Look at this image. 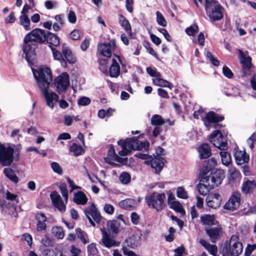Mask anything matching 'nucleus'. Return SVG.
<instances>
[{
	"label": "nucleus",
	"mask_w": 256,
	"mask_h": 256,
	"mask_svg": "<svg viewBox=\"0 0 256 256\" xmlns=\"http://www.w3.org/2000/svg\"><path fill=\"white\" fill-rule=\"evenodd\" d=\"M37 85L42 93L48 106L53 108L58 101V96L54 92H49L48 88L52 78L50 70L47 67H41L38 70L32 69Z\"/></svg>",
	"instance_id": "obj_1"
},
{
	"label": "nucleus",
	"mask_w": 256,
	"mask_h": 256,
	"mask_svg": "<svg viewBox=\"0 0 256 256\" xmlns=\"http://www.w3.org/2000/svg\"><path fill=\"white\" fill-rule=\"evenodd\" d=\"M242 244L236 235H232L229 241H226L222 249V256H238L242 252Z\"/></svg>",
	"instance_id": "obj_2"
},
{
	"label": "nucleus",
	"mask_w": 256,
	"mask_h": 256,
	"mask_svg": "<svg viewBox=\"0 0 256 256\" xmlns=\"http://www.w3.org/2000/svg\"><path fill=\"white\" fill-rule=\"evenodd\" d=\"M204 8L207 16L212 21L219 20L223 18L224 8L216 0H204Z\"/></svg>",
	"instance_id": "obj_3"
},
{
	"label": "nucleus",
	"mask_w": 256,
	"mask_h": 256,
	"mask_svg": "<svg viewBox=\"0 0 256 256\" xmlns=\"http://www.w3.org/2000/svg\"><path fill=\"white\" fill-rule=\"evenodd\" d=\"M166 198L164 193L153 192L145 198V202L150 208L158 212L166 206Z\"/></svg>",
	"instance_id": "obj_4"
},
{
	"label": "nucleus",
	"mask_w": 256,
	"mask_h": 256,
	"mask_svg": "<svg viewBox=\"0 0 256 256\" xmlns=\"http://www.w3.org/2000/svg\"><path fill=\"white\" fill-rule=\"evenodd\" d=\"M14 148L12 146H6L0 142V164L10 166L14 161Z\"/></svg>",
	"instance_id": "obj_5"
},
{
	"label": "nucleus",
	"mask_w": 256,
	"mask_h": 256,
	"mask_svg": "<svg viewBox=\"0 0 256 256\" xmlns=\"http://www.w3.org/2000/svg\"><path fill=\"white\" fill-rule=\"evenodd\" d=\"M209 141L215 147L221 150H225L228 148L226 138L218 130H215L210 136Z\"/></svg>",
	"instance_id": "obj_6"
},
{
	"label": "nucleus",
	"mask_w": 256,
	"mask_h": 256,
	"mask_svg": "<svg viewBox=\"0 0 256 256\" xmlns=\"http://www.w3.org/2000/svg\"><path fill=\"white\" fill-rule=\"evenodd\" d=\"M46 36L44 30L36 28L26 36L24 42L25 44H28L30 42L42 43L46 41Z\"/></svg>",
	"instance_id": "obj_7"
},
{
	"label": "nucleus",
	"mask_w": 256,
	"mask_h": 256,
	"mask_svg": "<svg viewBox=\"0 0 256 256\" xmlns=\"http://www.w3.org/2000/svg\"><path fill=\"white\" fill-rule=\"evenodd\" d=\"M84 212L86 218H88L90 223L92 226H94L96 225L92 220L96 222H100L102 216L94 204H92L84 210Z\"/></svg>",
	"instance_id": "obj_8"
},
{
	"label": "nucleus",
	"mask_w": 256,
	"mask_h": 256,
	"mask_svg": "<svg viewBox=\"0 0 256 256\" xmlns=\"http://www.w3.org/2000/svg\"><path fill=\"white\" fill-rule=\"evenodd\" d=\"M54 84L59 94L65 92L70 85L69 76L66 72L62 73L54 79Z\"/></svg>",
	"instance_id": "obj_9"
},
{
	"label": "nucleus",
	"mask_w": 256,
	"mask_h": 256,
	"mask_svg": "<svg viewBox=\"0 0 256 256\" xmlns=\"http://www.w3.org/2000/svg\"><path fill=\"white\" fill-rule=\"evenodd\" d=\"M209 180L211 186L214 188L215 186L220 184L224 178V172L220 169H216L212 172L210 176H205Z\"/></svg>",
	"instance_id": "obj_10"
},
{
	"label": "nucleus",
	"mask_w": 256,
	"mask_h": 256,
	"mask_svg": "<svg viewBox=\"0 0 256 256\" xmlns=\"http://www.w3.org/2000/svg\"><path fill=\"white\" fill-rule=\"evenodd\" d=\"M240 202V194L235 192L232 194L229 200L224 206V208L232 210H235L239 206Z\"/></svg>",
	"instance_id": "obj_11"
},
{
	"label": "nucleus",
	"mask_w": 256,
	"mask_h": 256,
	"mask_svg": "<svg viewBox=\"0 0 256 256\" xmlns=\"http://www.w3.org/2000/svg\"><path fill=\"white\" fill-rule=\"evenodd\" d=\"M106 162L111 164L114 165V162H117L121 164H124L127 161V158H120L115 152L113 146H111L108 150L107 157L105 158Z\"/></svg>",
	"instance_id": "obj_12"
},
{
	"label": "nucleus",
	"mask_w": 256,
	"mask_h": 256,
	"mask_svg": "<svg viewBox=\"0 0 256 256\" xmlns=\"http://www.w3.org/2000/svg\"><path fill=\"white\" fill-rule=\"evenodd\" d=\"M144 164L150 165L152 168L155 170L157 174L162 170L164 166L163 158L159 156L152 158V156L148 160L144 161Z\"/></svg>",
	"instance_id": "obj_13"
},
{
	"label": "nucleus",
	"mask_w": 256,
	"mask_h": 256,
	"mask_svg": "<svg viewBox=\"0 0 256 256\" xmlns=\"http://www.w3.org/2000/svg\"><path fill=\"white\" fill-rule=\"evenodd\" d=\"M222 201L220 196L218 193H210L206 198V202L208 206L212 208L219 207Z\"/></svg>",
	"instance_id": "obj_14"
},
{
	"label": "nucleus",
	"mask_w": 256,
	"mask_h": 256,
	"mask_svg": "<svg viewBox=\"0 0 256 256\" xmlns=\"http://www.w3.org/2000/svg\"><path fill=\"white\" fill-rule=\"evenodd\" d=\"M102 244L107 248H110L114 246H118L120 245V242L110 237L108 234L105 230L102 229Z\"/></svg>",
	"instance_id": "obj_15"
},
{
	"label": "nucleus",
	"mask_w": 256,
	"mask_h": 256,
	"mask_svg": "<svg viewBox=\"0 0 256 256\" xmlns=\"http://www.w3.org/2000/svg\"><path fill=\"white\" fill-rule=\"evenodd\" d=\"M54 206L61 212L66 210V205L62 200L60 195L56 191L52 192L50 194Z\"/></svg>",
	"instance_id": "obj_16"
},
{
	"label": "nucleus",
	"mask_w": 256,
	"mask_h": 256,
	"mask_svg": "<svg viewBox=\"0 0 256 256\" xmlns=\"http://www.w3.org/2000/svg\"><path fill=\"white\" fill-rule=\"evenodd\" d=\"M199 193L202 195H206L210 189L214 188L210 183L209 180L206 177L203 176L197 186Z\"/></svg>",
	"instance_id": "obj_17"
},
{
	"label": "nucleus",
	"mask_w": 256,
	"mask_h": 256,
	"mask_svg": "<svg viewBox=\"0 0 256 256\" xmlns=\"http://www.w3.org/2000/svg\"><path fill=\"white\" fill-rule=\"evenodd\" d=\"M224 117L218 116L214 112H210L207 114L206 116L202 118L203 122L206 127L209 128L211 124H216L222 121Z\"/></svg>",
	"instance_id": "obj_18"
},
{
	"label": "nucleus",
	"mask_w": 256,
	"mask_h": 256,
	"mask_svg": "<svg viewBox=\"0 0 256 256\" xmlns=\"http://www.w3.org/2000/svg\"><path fill=\"white\" fill-rule=\"evenodd\" d=\"M236 162L238 165H242L249 161V156L244 151H242L238 148L235 149L234 154Z\"/></svg>",
	"instance_id": "obj_19"
},
{
	"label": "nucleus",
	"mask_w": 256,
	"mask_h": 256,
	"mask_svg": "<svg viewBox=\"0 0 256 256\" xmlns=\"http://www.w3.org/2000/svg\"><path fill=\"white\" fill-rule=\"evenodd\" d=\"M124 140L126 144V145H124L125 146H128L130 151L140 150L143 148L142 142L135 138H128Z\"/></svg>",
	"instance_id": "obj_20"
},
{
	"label": "nucleus",
	"mask_w": 256,
	"mask_h": 256,
	"mask_svg": "<svg viewBox=\"0 0 256 256\" xmlns=\"http://www.w3.org/2000/svg\"><path fill=\"white\" fill-rule=\"evenodd\" d=\"M138 205L136 200L132 198H126L119 202L118 206L126 210H134Z\"/></svg>",
	"instance_id": "obj_21"
},
{
	"label": "nucleus",
	"mask_w": 256,
	"mask_h": 256,
	"mask_svg": "<svg viewBox=\"0 0 256 256\" xmlns=\"http://www.w3.org/2000/svg\"><path fill=\"white\" fill-rule=\"evenodd\" d=\"M36 218L38 222L37 230L40 232L45 230L46 227V218L44 214L42 212H38L36 215Z\"/></svg>",
	"instance_id": "obj_22"
},
{
	"label": "nucleus",
	"mask_w": 256,
	"mask_h": 256,
	"mask_svg": "<svg viewBox=\"0 0 256 256\" xmlns=\"http://www.w3.org/2000/svg\"><path fill=\"white\" fill-rule=\"evenodd\" d=\"M198 152L201 159L207 158L212 154L210 146L208 144L205 143L200 146L198 148Z\"/></svg>",
	"instance_id": "obj_23"
},
{
	"label": "nucleus",
	"mask_w": 256,
	"mask_h": 256,
	"mask_svg": "<svg viewBox=\"0 0 256 256\" xmlns=\"http://www.w3.org/2000/svg\"><path fill=\"white\" fill-rule=\"evenodd\" d=\"M62 54L66 61L70 64H74L76 62V58L72 54L70 50L64 44L62 47Z\"/></svg>",
	"instance_id": "obj_24"
},
{
	"label": "nucleus",
	"mask_w": 256,
	"mask_h": 256,
	"mask_svg": "<svg viewBox=\"0 0 256 256\" xmlns=\"http://www.w3.org/2000/svg\"><path fill=\"white\" fill-rule=\"evenodd\" d=\"M206 232L209 236L210 241L213 243H215L220 237L221 230L218 228H206Z\"/></svg>",
	"instance_id": "obj_25"
},
{
	"label": "nucleus",
	"mask_w": 256,
	"mask_h": 256,
	"mask_svg": "<svg viewBox=\"0 0 256 256\" xmlns=\"http://www.w3.org/2000/svg\"><path fill=\"white\" fill-rule=\"evenodd\" d=\"M98 50L100 54L107 58L112 56V46L110 43H104L100 44L98 47Z\"/></svg>",
	"instance_id": "obj_26"
},
{
	"label": "nucleus",
	"mask_w": 256,
	"mask_h": 256,
	"mask_svg": "<svg viewBox=\"0 0 256 256\" xmlns=\"http://www.w3.org/2000/svg\"><path fill=\"white\" fill-rule=\"evenodd\" d=\"M120 224L116 220L110 221L107 224L108 230L112 235L116 234L120 231Z\"/></svg>",
	"instance_id": "obj_27"
},
{
	"label": "nucleus",
	"mask_w": 256,
	"mask_h": 256,
	"mask_svg": "<svg viewBox=\"0 0 256 256\" xmlns=\"http://www.w3.org/2000/svg\"><path fill=\"white\" fill-rule=\"evenodd\" d=\"M256 188V182L254 180H246L244 182L242 186V192L246 194L250 193Z\"/></svg>",
	"instance_id": "obj_28"
},
{
	"label": "nucleus",
	"mask_w": 256,
	"mask_h": 256,
	"mask_svg": "<svg viewBox=\"0 0 256 256\" xmlns=\"http://www.w3.org/2000/svg\"><path fill=\"white\" fill-rule=\"evenodd\" d=\"M120 73V67L116 60L112 58V64L110 68V76L111 77L117 78Z\"/></svg>",
	"instance_id": "obj_29"
},
{
	"label": "nucleus",
	"mask_w": 256,
	"mask_h": 256,
	"mask_svg": "<svg viewBox=\"0 0 256 256\" xmlns=\"http://www.w3.org/2000/svg\"><path fill=\"white\" fill-rule=\"evenodd\" d=\"M118 22L121 26L126 30L128 34L131 35L132 28L128 20L122 14L118 16Z\"/></svg>",
	"instance_id": "obj_30"
},
{
	"label": "nucleus",
	"mask_w": 256,
	"mask_h": 256,
	"mask_svg": "<svg viewBox=\"0 0 256 256\" xmlns=\"http://www.w3.org/2000/svg\"><path fill=\"white\" fill-rule=\"evenodd\" d=\"M200 243L202 246L211 254L215 256L218 252V248L216 245L210 244L208 241L201 239Z\"/></svg>",
	"instance_id": "obj_31"
},
{
	"label": "nucleus",
	"mask_w": 256,
	"mask_h": 256,
	"mask_svg": "<svg viewBox=\"0 0 256 256\" xmlns=\"http://www.w3.org/2000/svg\"><path fill=\"white\" fill-rule=\"evenodd\" d=\"M228 172L230 174L229 180L230 182L235 183L240 180V174L235 168H230Z\"/></svg>",
	"instance_id": "obj_32"
},
{
	"label": "nucleus",
	"mask_w": 256,
	"mask_h": 256,
	"mask_svg": "<svg viewBox=\"0 0 256 256\" xmlns=\"http://www.w3.org/2000/svg\"><path fill=\"white\" fill-rule=\"evenodd\" d=\"M49 46L52 51L53 56L54 60H58L62 66L66 67V60L63 58L62 54L50 45H49Z\"/></svg>",
	"instance_id": "obj_33"
},
{
	"label": "nucleus",
	"mask_w": 256,
	"mask_h": 256,
	"mask_svg": "<svg viewBox=\"0 0 256 256\" xmlns=\"http://www.w3.org/2000/svg\"><path fill=\"white\" fill-rule=\"evenodd\" d=\"M74 200L78 204L84 205L88 202V198L83 192L79 191L74 194Z\"/></svg>",
	"instance_id": "obj_34"
},
{
	"label": "nucleus",
	"mask_w": 256,
	"mask_h": 256,
	"mask_svg": "<svg viewBox=\"0 0 256 256\" xmlns=\"http://www.w3.org/2000/svg\"><path fill=\"white\" fill-rule=\"evenodd\" d=\"M165 122L166 120L159 114H154L150 118V124L154 126H160Z\"/></svg>",
	"instance_id": "obj_35"
},
{
	"label": "nucleus",
	"mask_w": 256,
	"mask_h": 256,
	"mask_svg": "<svg viewBox=\"0 0 256 256\" xmlns=\"http://www.w3.org/2000/svg\"><path fill=\"white\" fill-rule=\"evenodd\" d=\"M50 45L52 46H58L60 44V40L57 36L51 32H48L46 36V40Z\"/></svg>",
	"instance_id": "obj_36"
},
{
	"label": "nucleus",
	"mask_w": 256,
	"mask_h": 256,
	"mask_svg": "<svg viewBox=\"0 0 256 256\" xmlns=\"http://www.w3.org/2000/svg\"><path fill=\"white\" fill-rule=\"evenodd\" d=\"M5 176L14 182L16 184L18 182V178L14 174V171L10 168H7L4 170Z\"/></svg>",
	"instance_id": "obj_37"
},
{
	"label": "nucleus",
	"mask_w": 256,
	"mask_h": 256,
	"mask_svg": "<svg viewBox=\"0 0 256 256\" xmlns=\"http://www.w3.org/2000/svg\"><path fill=\"white\" fill-rule=\"evenodd\" d=\"M224 150L220 152V154L221 158L222 164L226 166H229L232 164V160L230 154L224 151Z\"/></svg>",
	"instance_id": "obj_38"
},
{
	"label": "nucleus",
	"mask_w": 256,
	"mask_h": 256,
	"mask_svg": "<svg viewBox=\"0 0 256 256\" xmlns=\"http://www.w3.org/2000/svg\"><path fill=\"white\" fill-rule=\"evenodd\" d=\"M168 204L170 208L182 214H184L185 211L182 208V204L178 201L173 200L172 202H171V203Z\"/></svg>",
	"instance_id": "obj_39"
},
{
	"label": "nucleus",
	"mask_w": 256,
	"mask_h": 256,
	"mask_svg": "<svg viewBox=\"0 0 256 256\" xmlns=\"http://www.w3.org/2000/svg\"><path fill=\"white\" fill-rule=\"evenodd\" d=\"M242 67L244 70H248L252 66L251 58L250 56H242L240 58Z\"/></svg>",
	"instance_id": "obj_40"
},
{
	"label": "nucleus",
	"mask_w": 256,
	"mask_h": 256,
	"mask_svg": "<svg viewBox=\"0 0 256 256\" xmlns=\"http://www.w3.org/2000/svg\"><path fill=\"white\" fill-rule=\"evenodd\" d=\"M87 252L88 256H100L96 244L91 243L87 246Z\"/></svg>",
	"instance_id": "obj_41"
},
{
	"label": "nucleus",
	"mask_w": 256,
	"mask_h": 256,
	"mask_svg": "<svg viewBox=\"0 0 256 256\" xmlns=\"http://www.w3.org/2000/svg\"><path fill=\"white\" fill-rule=\"evenodd\" d=\"M20 24L26 30H30V20L28 18L25 14H22L20 17Z\"/></svg>",
	"instance_id": "obj_42"
},
{
	"label": "nucleus",
	"mask_w": 256,
	"mask_h": 256,
	"mask_svg": "<svg viewBox=\"0 0 256 256\" xmlns=\"http://www.w3.org/2000/svg\"><path fill=\"white\" fill-rule=\"evenodd\" d=\"M52 233L54 236L59 239H62L64 236L63 230L60 226L53 227L52 229Z\"/></svg>",
	"instance_id": "obj_43"
},
{
	"label": "nucleus",
	"mask_w": 256,
	"mask_h": 256,
	"mask_svg": "<svg viewBox=\"0 0 256 256\" xmlns=\"http://www.w3.org/2000/svg\"><path fill=\"white\" fill-rule=\"evenodd\" d=\"M202 222L207 225H212L214 224V217L213 216L205 214L200 216Z\"/></svg>",
	"instance_id": "obj_44"
},
{
	"label": "nucleus",
	"mask_w": 256,
	"mask_h": 256,
	"mask_svg": "<svg viewBox=\"0 0 256 256\" xmlns=\"http://www.w3.org/2000/svg\"><path fill=\"white\" fill-rule=\"evenodd\" d=\"M153 82L157 86L161 87H168L171 89L169 82L162 78H156L153 80Z\"/></svg>",
	"instance_id": "obj_45"
},
{
	"label": "nucleus",
	"mask_w": 256,
	"mask_h": 256,
	"mask_svg": "<svg viewBox=\"0 0 256 256\" xmlns=\"http://www.w3.org/2000/svg\"><path fill=\"white\" fill-rule=\"evenodd\" d=\"M70 152H72L76 156L80 155L83 152L82 148L75 143L72 144V146L70 148Z\"/></svg>",
	"instance_id": "obj_46"
},
{
	"label": "nucleus",
	"mask_w": 256,
	"mask_h": 256,
	"mask_svg": "<svg viewBox=\"0 0 256 256\" xmlns=\"http://www.w3.org/2000/svg\"><path fill=\"white\" fill-rule=\"evenodd\" d=\"M118 145L121 146L122 150L118 152V154L121 156H125L127 155L130 152V150L128 146H125L126 145L124 140H120L118 142Z\"/></svg>",
	"instance_id": "obj_47"
},
{
	"label": "nucleus",
	"mask_w": 256,
	"mask_h": 256,
	"mask_svg": "<svg viewBox=\"0 0 256 256\" xmlns=\"http://www.w3.org/2000/svg\"><path fill=\"white\" fill-rule=\"evenodd\" d=\"M176 196L182 199H186L188 198L187 192L182 186H179L177 188Z\"/></svg>",
	"instance_id": "obj_48"
},
{
	"label": "nucleus",
	"mask_w": 256,
	"mask_h": 256,
	"mask_svg": "<svg viewBox=\"0 0 256 256\" xmlns=\"http://www.w3.org/2000/svg\"><path fill=\"white\" fill-rule=\"evenodd\" d=\"M156 21L158 24L162 26H166L167 22L163 16L160 12L157 11L156 12Z\"/></svg>",
	"instance_id": "obj_49"
},
{
	"label": "nucleus",
	"mask_w": 256,
	"mask_h": 256,
	"mask_svg": "<svg viewBox=\"0 0 256 256\" xmlns=\"http://www.w3.org/2000/svg\"><path fill=\"white\" fill-rule=\"evenodd\" d=\"M198 31V28L197 24H194L188 28H187L185 32L189 36H194Z\"/></svg>",
	"instance_id": "obj_50"
},
{
	"label": "nucleus",
	"mask_w": 256,
	"mask_h": 256,
	"mask_svg": "<svg viewBox=\"0 0 256 256\" xmlns=\"http://www.w3.org/2000/svg\"><path fill=\"white\" fill-rule=\"evenodd\" d=\"M76 232L78 238H80L84 244L88 242V240L85 238L86 234L82 231L80 228H78L76 229Z\"/></svg>",
	"instance_id": "obj_51"
},
{
	"label": "nucleus",
	"mask_w": 256,
	"mask_h": 256,
	"mask_svg": "<svg viewBox=\"0 0 256 256\" xmlns=\"http://www.w3.org/2000/svg\"><path fill=\"white\" fill-rule=\"evenodd\" d=\"M58 188L60 190L61 194L64 198L66 202V203L68 200V191L66 185V184H62Z\"/></svg>",
	"instance_id": "obj_52"
},
{
	"label": "nucleus",
	"mask_w": 256,
	"mask_h": 256,
	"mask_svg": "<svg viewBox=\"0 0 256 256\" xmlns=\"http://www.w3.org/2000/svg\"><path fill=\"white\" fill-rule=\"evenodd\" d=\"M120 181L124 184H127L130 181V176L127 172H123L120 176Z\"/></svg>",
	"instance_id": "obj_53"
},
{
	"label": "nucleus",
	"mask_w": 256,
	"mask_h": 256,
	"mask_svg": "<svg viewBox=\"0 0 256 256\" xmlns=\"http://www.w3.org/2000/svg\"><path fill=\"white\" fill-rule=\"evenodd\" d=\"M23 52L25 54L24 58L28 62H29V57L30 56L31 54L33 52V50L30 46L28 44L24 48Z\"/></svg>",
	"instance_id": "obj_54"
},
{
	"label": "nucleus",
	"mask_w": 256,
	"mask_h": 256,
	"mask_svg": "<svg viewBox=\"0 0 256 256\" xmlns=\"http://www.w3.org/2000/svg\"><path fill=\"white\" fill-rule=\"evenodd\" d=\"M206 56L208 58L213 65L214 66H218L219 65L220 62L210 52H207Z\"/></svg>",
	"instance_id": "obj_55"
},
{
	"label": "nucleus",
	"mask_w": 256,
	"mask_h": 256,
	"mask_svg": "<svg viewBox=\"0 0 256 256\" xmlns=\"http://www.w3.org/2000/svg\"><path fill=\"white\" fill-rule=\"evenodd\" d=\"M247 144L250 149H253L254 148V143L256 142V133H253L250 136L247 140Z\"/></svg>",
	"instance_id": "obj_56"
},
{
	"label": "nucleus",
	"mask_w": 256,
	"mask_h": 256,
	"mask_svg": "<svg viewBox=\"0 0 256 256\" xmlns=\"http://www.w3.org/2000/svg\"><path fill=\"white\" fill-rule=\"evenodd\" d=\"M42 244L45 246H53V242L47 236H45L41 240Z\"/></svg>",
	"instance_id": "obj_57"
},
{
	"label": "nucleus",
	"mask_w": 256,
	"mask_h": 256,
	"mask_svg": "<svg viewBox=\"0 0 256 256\" xmlns=\"http://www.w3.org/2000/svg\"><path fill=\"white\" fill-rule=\"evenodd\" d=\"M256 249V244H248L244 252V256H250L252 252Z\"/></svg>",
	"instance_id": "obj_58"
},
{
	"label": "nucleus",
	"mask_w": 256,
	"mask_h": 256,
	"mask_svg": "<svg viewBox=\"0 0 256 256\" xmlns=\"http://www.w3.org/2000/svg\"><path fill=\"white\" fill-rule=\"evenodd\" d=\"M50 166L52 168L55 172L58 174H62V168L58 163L56 162H52L51 163Z\"/></svg>",
	"instance_id": "obj_59"
},
{
	"label": "nucleus",
	"mask_w": 256,
	"mask_h": 256,
	"mask_svg": "<svg viewBox=\"0 0 256 256\" xmlns=\"http://www.w3.org/2000/svg\"><path fill=\"white\" fill-rule=\"evenodd\" d=\"M91 100L88 98L82 96L78 100V103L79 105L85 106L89 104Z\"/></svg>",
	"instance_id": "obj_60"
},
{
	"label": "nucleus",
	"mask_w": 256,
	"mask_h": 256,
	"mask_svg": "<svg viewBox=\"0 0 256 256\" xmlns=\"http://www.w3.org/2000/svg\"><path fill=\"white\" fill-rule=\"evenodd\" d=\"M42 256H58V254L54 250L48 248L42 251Z\"/></svg>",
	"instance_id": "obj_61"
},
{
	"label": "nucleus",
	"mask_w": 256,
	"mask_h": 256,
	"mask_svg": "<svg viewBox=\"0 0 256 256\" xmlns=\"http://www.w3.org/2000/svg\"><path fill=\"white\" fill-rule=\"evenodd\" d=\"M22 239L26 240L29 246H32V238L30 234L28 233H25L23 234L22 237Z\"/></svg>",
	"instance_id": "obj_62"
},
{
	"label": "nucleus",
	"mask_w": 256,
	"mask_h": 256,
	"mask_svg": "<svg viewBox=\"0 0 256 256\" xmlns=\"http://www.w3.org/2000/svg\"><path fill=\"white\" fill-rule=\"evenodd\" d=\"M70 252L71 254V256H80V254L81 253V250L80 248L72 245L71 246Z\"/></svg>",
	"instance_id": "obj_63"
},
{
	"label": "nucleus",
	"mask_w": 256,
	"mask_h": 256,
	"mask_svg": "<svg viewBox=\"0 0 256 256\" xmlns=\"http://www.w3.org/2000/svg\"><path fill=\"white\" fill-rule=\"evenodd\" d=\"M174 252L175 256H182L185 253V248L183 246H181L174 249Z\"/></svg>",
	"instance_id": "obj_64"
}]
</instances>
